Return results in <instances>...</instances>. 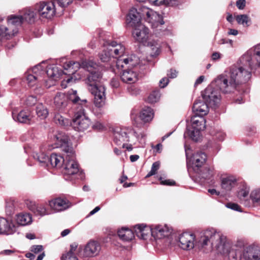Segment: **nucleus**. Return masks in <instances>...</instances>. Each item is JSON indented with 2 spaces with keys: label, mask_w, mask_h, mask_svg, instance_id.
Segmentation results:
<instances>
[{
  "label": "nucleus",
  "mask_w": 260,
  "mask_h": 260,
  "mask_svg": "<svg viewBox=\"0 0 260 260\" xmlns=\"http://www.w3.org/2000/svg\"><path fill=\"white\" fill-rule=\"evenodd\" d=\"M196 246L204 252L210 251L214 247L217 252L229 260H239L240 257V247L232 245L225 236L213 229L202 232L196 238Z\"/></svg>",
  "instance_id": "2"
},
{
  "label": "nucleus",
  "mask_w": 260,
  "mask_h": 260,
  "mask_svg": "<svg viewBox=\"0 0 260 260\" xmlns=\"http://www.w3.org/2000/svg\"><path fill=\"white\" fill-rule=\"evenodd\" d=\"M209 106V104L205 101L198 100L193 104L192 111L196 115L204 116L208 113Z\"/></svg>",
  "instance_id": "24"
},
{
  "label": "nucleus",
  "mask_w": 260,
  "mask_h": 260,
  "mask_svg": "<svg viewBox=\"0 0 260 260\" xmlns=\"http://www.w3.org/2000/svg\"><path fill=\"white\" fill-rule=\"evenodd\" d=\"M178 73V72L176 70L171 69L168 71L167 76L169 78L173 79L177 77Z\"/></svg>",
  "instance_id": "56"
},
{
  "label": "nucleus",
  "mask_w": 260,
  "mask_h": 260,
  "mask_svg": "<svg viewBox=\"0 0 260 260\" xmlns=\"http://www.w3.org/2000/svg\"><path fill=\"white\" fill-rule=\"evenodd\" d=\"M101 250V244L97 241L91 240L81 250L80 255L85 258L94 257L99 255Z\"/></svg>",
  "instance_id": "14"
},
{
  "label": "nucleus",
  "mask_w": 260,
  "mask_h": 260,
  "mask_svg": "<svg viewBox=\"0 0 260 260\" xmlns=\"http://www.w3.org/2000/svg\"><path fill=\"white\" fill-rule=\"evenodd\" d=\"M159 180L161 181L160 184L161 185L172 186L175 184V182L172 180L168 179L163 180L161 177L159 178Z\"/></svg>",
  "instance_id": "55"
},
{
  "label": "nucleus",
  "mask_w": 260,
  "mask_h": 260,
  "mask_svg": "<svg viewBox=\"0 0 260 260\" xmlns=\"http://www.w3.org/2000/svg\"><path fill=\"white\" fill-rule=\"evenodd\" d=\"M108 49L114 56V57L116 58L117 56H122L125 51V47L120 43H117L115 41L107 42Z\"/></svg>",
  "instance_id": "29"
},
{
  "label": "nucleus",
  "mask_w": 260,
  "mask_h": 260,
  "mask_svg": "<svg viewBox=\"0 0 260 260\" xmlns=\"http://www.w3.org/2000/svg\"><path fill=\"white\" fill-rule=\"evenodd\" d=\"M30 209L36 215L41 216L49 215L50 214L48 210L43 204H34Z\"/></svg>",
  "instance_id": "40"
},
{
  "label": "nucleus",
  "mask_w": 260,
  "mask_h": 260,
  "mask_svg": "<svg viewBox=\"0 0 260 260\" xmlns=\"http://www.w3.org/2000/svg\"><path fill=\"white\" fill-rule=\"evenodd\" d=\"M99 57L102 62H107L110 60L111 57H114V56L108 49L107 46L106 48L99 53Z\"/></svg>",
  "instance_id": "43"
},
{
  "label": "nucleus",
  "mask_w": 260,
  "mask_h": 260,
  "mask_svg": "<svg viewBox=\"0 0 260 260\" xmlns=\"http://www.w3.org/2000/svg\"><path fill=\"white\" fill-rule=\"evenodd\" d=\"M72 1L73 0H52L53 3H54L56 6V5H57L58 7H60L61 8L68 6L72 2Z\"/></svg>",
  "instance_id": "48"
},
{
  "label": "nucleus",
  "mask_w": 260,
  "mask_h": 260,
  "mask_svg": "<svg viewBox=\"0 0 260 260\" xmlns=\"http://www.w3.org/2000/svg\"><path fill=\"white\" fill-rule=\"evenodd\" d=\"M14 203L13 201H7L6 202V213L7 215H11L14 212Z\"/></svg>",
  "instance_id": "47"
},
{
  "label": "nucleus",
  "mask_w": 260,
  "mask_h": 260,
  "mask_svg": "<svg viewBox=\"0 0 260 260\" xmlns=\"http://www.w3.org/2000/svg\"><path fill=\"white\" fill-rule=\"evenodd\" d=\"M206 159V154L202 152H197L193 155L191 161L192 169L195 172H198V171L205 162Z\"/></svg>",
  "instance_id": "25"
},
{
  "label": "nucleus",
  "mask_w": 260,
  "mask_h": 260,
  "mask_svg": "<svg viewBox=\"0 0 260 260\" xmlns=\"http://www.w3.org/2000/svg\"><path fill=\"white\" fill-rule=\"evenodd\" d=\"M150 3H153L155 6H159L162 4H166L168 3L166 0H148Z\"/></svg>",
  "instance_id": "58"
},
{
  "label": "nucleus",
  "mask_w": 260,
  "mask_h": 260,
  "mask_svg": "<svg viewBox=\"0 0 260 260\" xmlns=\"http://www.w3.org/2000/svg\"><path fill=\"white\" fill-rule=\"evenodd\" d=\"M246 2L245 0H238L236 2L237 7L240 9L243 10L245 7Z\"/></svg>",
  "instance_id": "60"
},
{
  "label": "nucleus",
  "mask_w": 260,
  "mask_h": 260,
  "mask_svg": "<svg viewBox=\"0 0 260 260\" xmlns=\"http://www.w3.org/2000/svg\"><path fill=\"white\" fill-rule=\"evenodd\" d=\"M160 94L157 91L152 92L148 96V101L150 103H153L156 102L159 99Z\"/></svg>",
  "instance_id": "49"
},
{
  "label": "nucleus",
  "mask_w": 260,
  "mask_h": 260,
  "mask_svg": "<svg viewBox=\"0 0 260 260\" xmlns=\"http://www.w3.org/2000/svg\"><path fill=\"white\" fill-rule=\"evenodd\" d=\"M196 236L193 234L183 233L177 238L179 246L182 249L190 250L196 245Z\"/></svg>",
  "instance_id": "16"
},
{
  "label": "nucleus",
  "mask_w": 260,
  "mask_h": 260,
  "mask_svg": "<svg viewBox=\"0 0 260 260\" xmlns=\"http://www.w3.org/2000/svg\"><path fill=\"white\" fill-rule=\"evenodd\" d=\"M90 124V120L85 115V110L82 107L75 113L74 118L71 121V126L75 131L81 132L87 129Z\"/></svg>",
  "instance_id": "10"
},
{
  "label": "nucleus",
  "mask_w": 260,
  "mask_h": 260,
  "mask_svg": "<svg viewBox=\"0 0 260 260\" xmlns=\"http://www.w3.org/2000/svg\"><path fill=\"white\" fill-rule=\"evenodd\" d=\"M54 103L57 108L64 110L68 106V97L62 92H57L54 99Z\"/></svg>",
  "instance_id": "31"
},
{
  "label": "nucleus",
  "mask_w": 260,
  "mask_h": 260,
  "mask_svg": "<svg viewBox=\"0 0 260 260\" xmlns=\"http://www.w3.org/2000/svg\"><path fill=\"white\" fill-rule=\"evenodd\" d=\"M17 225V231L19 226H23L30 224L32 222V216L28 213L22 212L17 214L13 220Z\"/></svg>",
  "instance_id": "23"
},
{
  "label": "nucleus",
  "mask_w": 260,
  "mask_h": 260,
  "mask_svg": "<svg viewBox=\"0 0 260 260\" xmlns=\"http://www.w3.org/2000/svg\"><path fill=\"white\" fill-rule=\"evenodd\" d=\"M97 67V64L91 60H84L80 63V68H83L89 73L86 83L88 85V90L94 96L95 104L100 107L105 104L106 101V89L105 86L97 84V82L102 77L101 72L96 69Z\"/></svg>",
  "instance_id": "3"
},
{
  "label": "nucleus",
  "mask_w": 260,
  "mask_h": 260,
  "mask_svg": "<svg viewBox=\"0 0 260 260\" xmlns=\"http://www.w3.org/2000/svg\"><path fill=\"white\" fill-rule=\"evenodd\" d=\"M191 126L187 127L184 137H188L194 141H198L200 138L201 131L205 128V120L203 116L194 114L191 118Z\"/></svg>",
  "instance_id": "7"
},
{
  "label": "nucleus",
  "mask_w": 260,
  "mask_h": 260,
  "mask_svg": "<svg viewBox=\"0 0 260 260\" xmlns=\"http://www.w3.org/2000/svg\"><path fill=\"white\" fill-rule=\"evenodd\" d=\"M225 206L235 211H241L240 207L237 204L234 203H228L225 205Z\"/></svg>",
  "instance_id": "53"
},
{
  "label": "nucleus",
  "mask_w": 260,
  "mask_h": 260,
  "mask_svg": "<svg viewBox=\"0 0 260 260\" xmlns=\"http://www.w3.org/2000/svg\"><path fill=\"white\" fill-rule=\"evenodd\" d=\"M58 63L64 69L63 74L72 75L67 79L63 80L61 83L62 88H66L67 84L74 83L81 79L80 75L76 77V72L80 69V63L77 61H68L66 58H62L58 61Z\"/></svg>",
  "instance_id": "6"
},
{
  "label": "nucleus",
  "mask_w": 260,
  "mask_h": 260,
  "mask_svg": "<svg viewBox=\"0 0 260 260\" xmlns=\"http://www.w3.org/2000/svg\"><path fill=\"white\" fill-rule=\"evenodd\" d=\"M139 62V59L135 55H131L126 57L122 56L117 59L116 64L118 69L123 68L126 66L130 67H136Z\"/></svg>",
  "instance_id": "21"
},
{
  "label": "nucleus",
  "mask_w": 260,
  "mask_h": 260,
  "mask_svg": "<svg viewBox=\"0 0 260 260\" xmlns=\"http://www.w3.org/2000/svg\"><path fill=\"white\" fill-rule=\"evenodd\" d=\"M135 233L140 239H146L148 234L151 233V228L144 224H137L134 226Z\"/></svg>",
  "instance_id": "32"
},
{
  "label": "nucleus",
  "mask_w": 260,
  "mask_h": 260,
  "mask_svg": "<svg viewBox=\"0 0 260 260\" xmlns=\"http://www.w3.org/2000/svg\"><path fill=\"white\" fill-rule=\"evenodd\" d=\"M37 98L34 95H29L25 100V103L26 105L31 106L34 105L37 102Z\"/></svg>",
  "instance_id": "50"
},
{
  "label": "nucleus",
  "mask_w": 260,
  "mask_h": 260,
  "mask_svg": "<svg viewBox=\"0 0 260 260\" xmlns=\"http://www.w3.org/2000/svg\"><path fill=\"white\" fill-rule=\"evenodd\" d=\"M36 113L41 119H45L48 115V111L42 104H39L36 107Z\"/></svg>",
  "instance_id": "44"
},
{
  "label": "nucleus",
  "mask_w": 260,
  "mask_h": 260,
  "mask_svg": "<svg viewBox=\"0 0 260 260\" xmlns=\"http://www.w3.org/2000/svg\"><path fill=\"white\" fill-rule=\"evenodd\" d=\"M32 156L41 166H48L49 165V157L44 152L42 151L34 152Z\"/></svg>",
  "instance_id": "39"
},
{
  "label": "nucleus",
  "mask_w": 260,
  "mask_h": 260,
  "mask_svg": "<svg viewBox=\"0 0 260 260\" xmlns=\"http://www.w3.org/2000/svg\"><path fill=\"white\" fill-rule=\"evenodd\" d=\"M111 85L114 88H118L119 86V82L117 79L113 78L111 81Z\"/></svg>",
  "instance_id": "62"
},
{
  "label": "nucleus",
  "mask_w": 260,
  "mask_h": 260,
  "mask_svg": "<svg viewBox=\"0 0 260 260\" xmlns=\"http://www.w3.org/2000/svg\"><path fill=\"white\" fill-rule=\"evenodd\" d=\"M44 75V69L41 64H38L29 70L25 75L28 85L29 87H33L36 85L40 86Z\"/></svg>",
  "instance_id": "9"
},
{
  "label": "nucleus",
  "mask_w": 260,
  "mask_h": 260,
  "mask_svg": "<svg viewBox=\"0 0 260 260\" xmlns=\"http://www.w3.org/2000/svg\"><path fill=\"white\" fill-rule=\"evenodd\" d=\"M57 10L54 3L51 1L50 2H41L36 6V10L40 17L43 18L50 19Z\"/></svg>",
  "instance_id": "15"
},
{
  "label": "nucleus",
  "mask_w": 260,
  "mask_h": 260,
  "mask_svg": "<svg viewBox=\"0 0 260 260\" xmlns=\"http://www.w3.org/2000/svg\"><path fill=\"white\" fill-rule=\"evenodd\" d=\"M12 117L14 120L20 123H28L30 122L32 116L28 111H21L17 115L12 113Z\"/></svg>",
  "instance_id": "35"
},
{
  "label": "nucleus",
  "mask_w": 260,
  "mask_h": 260,
  "mask_svg": "<svg viewBox=\"0 0 260 260\" xmlns=\"http://www.w3.org/2000/svg\"><path fill=\"white\" fill-rule=\"evenodd\" d=\"M36 16V14L34 11H32L30 10H26V11L25 12V13H24L23 16L11 15V16H9L7 18V20L6 22V23H7L6 25H8V21H9V19H12L13 18H17V17L19 18L21 20V23L19 25L17 26V32H18V27L21 25L22 22L24 20H25L26 21H27L28 23H32L35 21Z\"/></svg>",
  "instance_id": "28"
},
{
  "label": "nucleus",
  "mask_w": 260,
  "mask_h": 260,
  "mask_svg": "<svg viewBox=\"0 0 260 260\" xmlns=\"http://www.w3.org/2000/svg\"><path fill=\"white\" fill-rule=\"evenodd\" d=\"M144 46L150 48L151 50L150 55L152 57L157 56L160 52L161 45L157 40L151 38Z\"/></svg>",
  "instance_id": "33"
},
{
  "label": "nucleus",
  "mask_w": 260,
  "mask_h": 260,
  "mask_svg": "<svg viewBox=\"0 0 260 260\" xmlns=\"http://www.w3.org/2000/svg\"><path fill=\"white\" fill-rule=\"evenodd\" d=\"M196 173L199 175V177L205 180H210L214 177L216 172L213 168L206 167L203 169L200 168L198 172Z\"/></svg>",
  "instance_id": "36"
},
{
  "label": "nucleus",
  "mask_w": 260,
  "mask_h": 260,
  "mask_svg": "<svg viewBox=\"0 0 260 260\" xmlns=\"http://www.w3.org/2000/svg\"><path fill=\"white\" fill-rule=\"evenodd\" d=\"M257 66H260V44L247 51L236 65L218 76L208 86L202 93L203 100L211 107L217 106L221 99L219 91L224 93L233 92L238 85L250 79L252 70Z\"/></svg>",
  "instance_id": "1"
},
{
  "label": "nucleus",
  "mask_w": 260,
  "mask_h": 260,
  "mask_svg": "<svg viewBox=\"0 0 260 260\" xmlns=\"http://www.w3.org/2000/svg\"><path fill=\"white\" fill-rule=\"evenodd\" d=\"M17 232V225L13 220L0 217V234L5 235H13Z\"/></svg>",
  "instance_id": "20"
},
{
  "label": "nucleus",
  "mask_w": 260,
  "mask_h": 260,
  "mask_svg": "<svg viewBox=\"0 0 260 260\" xmlns=\"http://www.w3.org/2000/svg\"><path fill=\"white\" fill-rule=\"evenodd\" d=\"M68 98L75 105H81V108L86 107L87 101L86 100H81L77 95V91L72 89L69 91Z\"/></svg>",
  "instance_id": "37"
},
{
  "label": "nucleus",
  "mask_w": 260,
  "mask_h": 260,
  "mask_svg": "<svg viewBox=\"0 0 260 260\" xmlns=\"http://www.w3.org/2000/svg\"><path fill=\"white\" fill-rule=\"evenodd\" d=\"M242 255L245 260H260V249L254 246L246 247Z\"/></svg>",
  "instance_id": "22"
},
{
  "label": "nucleus",
  "mask_w": 260,
  "mask_h": 260,
  "mask_svg": "<svg viewBox=\"0 0 260 260\" xmlns=\"http://www.w3.org/2000/svg\"><path fill=\"white\" fill-rule=\"evenodd\" d=\"M160 166V162L159 161L154 162L152 166L151 171L154 174H156L157 171L159 169Z\"/></svg>",
  "instance_id": "57"
},
{
  "label": "nucleus",
  "mask_w": 260,
  "mask_h": 260,
  "mask_svg": "<svg viewBox=\"0 0 260 260\" xmlns=\"http://www.w3.org/2000/svg\"><path fill=\"white\" fill-rule=\"evenodd\" d=\"M48 205L55 212H58L68 209L72 204L67 199L59 197L49 201Z\"/></svg>",
  "instance_id": "19"
},
{
  "label": "nucleus",
  "mask_w": 260,
  "mask_h": 260,
  "mask_svg": "<svg viewBox=\"0 0 260 260\" xmlns=\"http://www.w3.org/2000/svg\"><path fill=\"white\" fill-rule=\"evenodd\" d=\"M148 8L145 6H141L138 10L135 7L131 8L126 16V22L127 25L134 27L142 24L141 19L143 18L146 21L147 15L142 14L143 8Z\"/></svg>",
  "instance_id": "13"
},
{
  "label": "nucleus",
  "mask_w": 260,
  "mask_h": 260,
  "mask_svg": "<svg viewBox=\"0 0 260 260\" xmlns=\"http://www.w3.org/2000/svg\"><path fill=\"white\" fill-rule=\"evenodd\" d=\"M4 19L0 17V41L3 39H9L17 34V26L21 23L19 18L9 19L8 25L3 23Z\"/></svg>",
  "instance_id": "8"
},
{
  "label": "nucleus",
  "mask_w": 260,
  "mask_h": 260,
  "mask_svg": "<svg viewBox=\"0 0 260 260\" xmlns=\"http://www.w3.org/2000/svg\"><path fill=\"white\" fill-rule=\"evenodd\" d=\"M55 123L60 126L66 127L71 126V120L68 118L64 117L59 113H56L54 117Z\"/></svg>",
  "instance_id": "41"
},
{
  "label": "nucleus",
  "mask_w": 260,
  "mask_h": 260,
  "mask_svg": "<svg viewBox=\"0 0 260 260\" xmlns=\"http://www.w3.org/2000/svg\"><path fill=\"white\" fill-rule=\"evenodd\" d=\"M128 134H133L140 143L143 142V139L145 137V135L144 133H141L138 134L135 130L131 128H120L114 132V142L118 145H120L123 142H128L129 141Z\"/></svg>",
  "instance_id": "11"
},
{
  "label": "nucleus",
  "mask_w": 260,
  "mask_h": 260,
  "mask_svg": "<svg viewBox=\"0 0 260 260\" xmlns=\"http://www.w3.org/2000/svg\"><path fill=\"white\" fill-rule=\"evenodd\" d=\"M154 112L149 107L143 109L138 115L133 112L131 114V118L133 124L137 127H142L145 123L150 122L153 118Z\"/></svg>",
  "instance_id": "12"
},
{
  "label": "nucleus",
  "mask_w": 260,
  "mask_h": 260,
  "mask_svg": "<svg viewBox=\"0 0 260 260\" xmlns=\"http://www.w3.org/2000/svg\"><path fill=\"white\" fill-rule=\"evenodd\" d=\"M237 184V179L234 176H228L221 180V187L225 192L231 191Z\"/></svg>",
  "instance_id": "27"
},
{
  "label": "nucleus",
  "mask_w": 260,
  "mask_h": 260,
  "mask_svg": "<svg viewBox=\"0 0 260 260\" xmlns=\"http://www.w3.org/2000/svg\"><path fill=\"white\" fill-rule=\"evenodd\" d=\"M117 233L119 238L124 241H129L134 238L133 231L127 228H122Z\"/></svg>",
  "instance_id": "38"
},
{
  "label": "nucleus",
  "mask_w": 260,
  "mask_h": 260,
  "mask_svg": "<svg viewBox=\"0 0 260 260\" xmlns=\"http://www.w3.org/2000/svg\"><path fill=\"white\" fill-rule=\"evenodd\" d=\"M63 260H78L74 253L72 252H68L67 254L62 256Z\"/></svg>",
  "instance_id": "54"
},
{
  "label": "nucleus",
  "mask_w": 260,
  "mask_h": 260,
  "mask_svg": "<svg viewBox=\"0 0 260 260\" xmlns=\"http://www.w3.org/2000/svg\"><path fill=\"white\" fill-rule=\"evenodd\" d=\"M44 248L42 245H32L30 248V251L35 255L40 253L36 260H42L45 256V253L43 251Z\"/></svg>",
  "instance_id": "42"
},
{
  "label": "nucleus",
  "mask_w": 260,
  "mask_h": 260,
  "mask_svg": "<svg viewBox=\"0 0 260 260\" xmlns=\"http://www.w3.org/2000/svg\"><path fill=\"white\" fill-rule=\"evenodd\" d=\"M142 14L147 15L146 21L151 24L153 34L160 37L170 34V30L165 27L162 16L157 12L149 8H143Z\"/></svg>",
  "instance_id": "5"
},
{
  "label": "nucleus",
  "mask_w": 260,
  "mask_h": 260,
  "mask_svg": "<svg viewBox=\"0 0 260 260\" xmlns=\"http://www.w3.org/2000/svg\"><path fill=\"white\" fill-rule=\"evenodd\" d=\"M132 35L134 39L144 45L149 39V30L144 25L141 24L133 27Z\"/></svg>",
  "instance_id": "17"
},
{
  "label": "nucleus",
  "mask_w": 260,
  "mask_h": 260,
  "mask_svg": "<svg viewBox=\"0 0 260 260\" xmlns=\"http://www.w3.org/2000/svg\"><path fill=\"white\" fill-rule=\"evenodd\" d=\"M219 44H230L231 46L233 45V41L230 39H222L219 41Z\"/></svg>",
  "instance_id": "64"
},
{
  "label": "nucleus",
  "mask_w": 260,
  "mask_h": 260,
  "mask_svg": "<svg viewBox=\"0 0 260 260\" xmlns=\"http://www.w3.org/2000/svg\"><path fill=\"white\" fill-rule=\"evenodd\" d=\"M56 145L53 147H60L66 153L65 161L63 164V172L66 176L76 175L79 172V165L76 160L75 151L69 137L62 132H58L55 136Z\"/></svg>",
  "instance_id": "4"
},
{
  "label": "nucleus",
  "mask_w": 260,
  "mask_h": 260,
  "mask_svg": "<svg viewBox=\"0 0 260 260\" xmlns=\"http://www.w3.org/2000/svg\"><path fill=\"white\" fill-rule=\"evenodd\" d=\"M120 78L122 82L127 84H133L138 79V74L136 71L128 69L121 74Z\"/></svg>",
  "instance_id": "26"
},
{
  "label": "nucleus",
  "mask_w": 260,
  "mask_h": 260,
  "mask_svg": "<svg viewBox=\"0 0 260 260\" xmlns=\"http://www.w3.org/2000/svg\"><path fill=\"white\" fill-rule=\"evenodd\" d=\"M43 68L45 71V75L46 74L48 77L52 78L53 80H57L64 72V71H63L57 66H50L46 70L45 68L43 67Z\"/></svg>",
  "instance_id": "30"
},
{
  "label": "nucleus",
  "mask_w": 260,
  "mask_h": 260,
  "mask_svg": "<svg viewBox=\"0 0 260 260\" xmlns=\"http://www.w3.org/2000/svg\"><path fill=\"white\" fill-rule=\"evenodd\" d=\"M249 189L247 187H243L238 193V197L242 199V198H245L247 197L249 193Z\"/></svg>",
  "instance_id": "52"
},
{
  "label": "nucleus",
  "mask_w": 260,
  "mask_h": 260,
  "mask_svg": "<svg viewBox=\"0 0 260 260\" xmlns=\"http://www.w3.org/2000/svg\"><path fill=\"white\" fill-rule=\"evenodd\" d=\"M94 104L95 106L94 108L93 109V112L95 115L96 116H101L104 113V110L102 109V108L105 105V103L102 105V106H98L96 105L95 102H94Z\"/></svg>",
  "instance_id": "51"
},
{
  "label": "nucleus",
  "mask_w": 260,
  "mask_h": 260,
  "mask_svg": "<svg viewBox=\"0 0 260 260\" xmlns=\"http://www.w3.org/2000/svg\"><path fill=\"white\" fill-rule=\"evenodd\" d=\"M151 235L158 239L176 238V235L172 234V228L167 225H157L151 228Z\"/></svg>",
  "instance_id": "18"
},
{
  "label": "nucleus",
  "mask_w": 260,
  "mask_h": 260,
  "mask_svg": "<svg viewBox=\"0 0 260 260\" xmlns=\"http://www.w3.org/2000/svg\"><path fill=\"white\" fill-rule=\"evenodd\" d=\"M128 90L132 94H137L139 93V89L134 87H131L128 88Z\"/></svg>",
  "instance_id": "63"
},
{
  "label": "nucleus",
  "mask_w": 260,
  "mask_h": 260,
  "mask_svg": "<svg viewBox=\"0 0 260 260\" xmlns=\"http://www.w3.org/2000/svg\"><path fill=\"white\" fill-rule=\"evenodd\" d=\"M238 24H242L244 26H248L250 25V19L247 15H239L236 17Z\"/></svg>",
  "instance_id": "45"
},
{
  "label": "nucleus",
  "mask_w": 260,
  "mask_h": 260,
  "mask_svg": "<svg viewBox=\"0 0 260 260\" xmlns=\"http://www.w3.org/2000/svg\"><path fill=\"white\" fill-rule=\"evenodd\" d=\"M169 79L166 77H164V78H162L159 81L160 87L161 88L165 87L169 83Z\"/></svg>",
  "instance_id": "59"
},
{
  "label": "nucleus",
  "mask_w": 260,
  "mask_h": 260,
  "mask_svg": "<svg viewBox=\"0 0 260 260\" xmlns=\"http://www.w3.org/2000/svg\"><path fill=\"white\" fill-rule=\"evenodd\" d=\"M250 197L253 203L260 205V189L253 190L251 192Z\"/></svg>",
  "instance_id": "46"
},
{
  "label": "nucleus",
  "mask_w": 260,
  "mask_h": 260,
  "mask_svg": "<svg viewBox=\"0 0 260 260\" xmlns=\"http://www.w3.org/2000/svg\"><path fill=\"white\" fill-rule=\"evenodd\" d=\"M65 156L66 154L62 156L56 153H52L49 157V165L50 164L53 167H63V164L65 161Z\"/></svg>",
  "instance_id": "34"
},
{
  "label": "nucleus",
  "mask_w": 260,
  "mask_h": 260,
  "mask_svg": "<svg viewBox=\"0 0 260 260\" xmlns=\"http://www.w3.org/2000/svg\"><path fill=\"white\" fill-rule=\"evenodd\" d=\"M104 126L103 124L99 121L95 122L93 124V126H92V127L94 129H97V130L102 129L104 128Z\"/></svg>",
  "instance_id": "61"
}]
</instances>
